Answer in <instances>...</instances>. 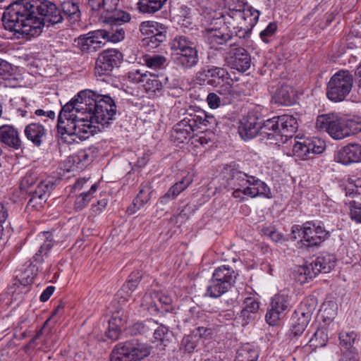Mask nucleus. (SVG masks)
Segmentation results:
<instances>
[{
	"label": "nucleus",
	"instance_id": "obj_1",
	"mask_svg": "<svg viewBox=\"0 0 361 361\" xmlns=\"http://www.w3.org/2000/svg\"><path fill=\"white\" fill-rule=\"evenodd\" d=\"M116 105L108 94L90 90L80 91L61 109L57 123V133L86 140L101 128L108 127L115 118Z\"/></svg>",
	"mask_w": 361,
	"mask_h": 361
},
{
	"label": "nucleus",
	"instance_id": "obj_2",
	"mask_svg": "<svg viewBox=\"0 0 361 361\" xmlns=\"http://www.w3.org/2000/svg\"><path fill=\"white\" fill-rule=\"evenodd\" d=\"M63 21L60 8L50 0H17L6 8L2 16L6 30L26 37H37L44 26Z\"/></svg>",
	"mask_w": 361,
	"mask_h": 361
},
{
	"label": "nucleus",
	"instance_id": "obj_3",
	"mask_svg": "<svg viewBox=\"0 0 361 361\" xmlns=\"http://www.w3.org/2000/svg\"><path fill=\"white\" fill-rule=\"evenodd\" d=\"M214 122V117L208 115L204 110L200 108H190L186 111L185 117L174 126L171 137L178 143H183L188 138H192V144L195 147L204 146L211 142L210 138L207 137L203 131L196 135H193L194 132Z\"/></svg>",
	"mask_w": 361,
	"mask_h": 361
},
{
	"label": "nucleus",
	"instance_id": "obj_4",
	"mask_svg": "<svg viewBox=\"0 0 361 361\" xmlns=\"http://www.w3.org/2000/svg\"><path fill=\"white\" fill-rule=\"evenodd\" d=\"M259 11L250 7L246 10L228 8L216 18L219 25L226 26L227 30L235 34L239 39L247 37L257 24Z\"/></svg>",
	"mask_w": 361,
	"mask_h": 361
},
{
	"label": "nucleus",
	"instance_id": "obj_5",
	"mask_svg": "<svg viewBox=\"0 0 361 361\" xmlns=\"http://www.w3.org/2000/svg\"><path fill=\"white\" fill-rule=\"evenodd\" d=\"M316 124L334 140H341L361 131V118H342L334 114L319 116Z\"/></svg>",
	"mask_w": 361,
	"mask_h": 361
},
{
	"label": "nucleus",
	"instance_id": "obj_6",
	"mask_svg": "<svg viewBox=\"0 0 361 361\" xmlns=\"http://www.w3.org/2000/svg\"><path fill=\"white\" fill-rule=\"evenodd\" d=\"M151 346L147 343L132 339L118 343L114 348L111 361H141L150 355Z\"/></svg>",
	"mask_w": 361,
	"mask_h": 361
},
{
	"label": "nucleus",
	"instance_id": "obj_7",
	"mask_svg": "<svg viewBox=\"0 0 361 361\" xmlns=\"http://www.w3.org/2000/svg\"><path fill=\"white\" fill-rule=\"evenodd\" d=\"M315 310V301L313 299H305L294 311L291 317V324L287 334L290 340L300 336L308 324Z\"/></svg>",
	"mask_w": 361,
	"mask_h": 361
},
{
	"label": "nucleus",
	"instance_id": "obj_8",
	"mask_svg": "<svg viewBox=\"0 0 361 361\" xmlns=\"http://www.w3.org/2000/svg\"><path fill=\"white\" fill-rule=\"evenodd\" d=\"M103 23L105 28L100 31L104 35L105 42H111L116 43L125 38L126 32L123 25L131 19L129 13H116L111 16H103Z\"/></svg>",
	"mask_w": 361,
	"mask_h": 361
},
{
	"label": "nucleus",
	"instance_id": "obj_9",
	"mask_svg": "<svg viewBox=\"0 0 361 361\" xmlns=\"http://www.w3.org/2000/svg\"><path fill=\"white\" fill-rule=\"evenodd\" d=\"M353 78L348 71L341 70L336 73L327 85L326 96L333 102H341L350 92Z\"/></svg>",
	"mask_w": 361,
	"mask_h": 361
},
{
	"label": "nucleus",
	"instance_id": "obj_10",
	"mask_svg": "<svg viewBox=\"0 0 361 361\" xmlns=\"http://www.w3.org/2000/svg\"><path fill=\"white\" fill-rule=\"evenodd\" d=\"M296 233H299V236H302L301 242L307 247L317 246L329 237V232L323 226L310 221L306 222L303 228L299 225L293 226L292 238H297Z\"/></svg>",
	"mask_w": 361,
	"mask_h": 361
},
{
	"label": "nucleus",
	"instance_id": "obj_11",
	"mask_svg": "<svg viewBox=\"0 0 361 361\" xmlns=\"http://www.w3.org/2000/svg\"><path fill=\"white\" fill-rule=\"evenodd\" d=\"M123 61V54L115 49H109L101 52L95 62L94 75L96 77H104L101 80L107 81L113 70L118 68Z\"/></svg>",
	"mask_w": 361,
	"mask_h": 361
},
{
	"label": "nucleus",
	"instance_id": "obj_12",
	"mask_svg": "<svg viewBox=\"0 0 361 361\" xmlns=\"http://www.w3.org/2000/svg\"><path fill=\"white\" fill-rule=\"evenodd\" d=\"M292 296L285 291L276 294L271 300L265 315L266 322L271 326H275L279 321L291 309Z\"/></svg>",
	"mask_w": 361,
	"mask_h": 361
},
{
	"label": "nucleus",
	"instance_id": "obj_13",
	"mask_svg": "<svg viewBox=\"0 0 361 361\" xmlns=\"http://www.w3.org/2000/svg\"><path fill=\"white\" fill-rule=\"evenodd\" d=\"M204 37L210 47L216 50L221 49L222 46L229 47L230 43L238 42L234 39L231 32L227 30L226 26L217 24L216 19L204 30Z\"/></svg>",
	"mask_w": 361,
	"mask_h": 361
},
{
	"label": "nucleus",
	"instance_id": "obj_14",
	"mask_svg": "<svg viewBox=\"0 0 361 361\" xmlns=\"http://www.w3.org/2000/svg\"><path fill=\"white\" fill-rule=\"evenodd\" d=\"M225 60L229 67L240 72H245L250 67V56L247 51L239 44L238 42L229 44Z\"/></svg>",
	"mask_w": 361,
	"mask_h": 361
},
{
	"label": "nucleus",
	"instance_id": "obj_15",
	"mask_svg": "<svg viewBox=\"0 0 361 361\" xmlns=\"http://www.w3.org/2000/svg\"><path fill=\"white\" fill-rule=\"evenodd\" d=\"M140 30L143 35H147L143 39L142 44L149 49L157 48L166 39V27L158 23L142 22Z\"/></svg>",
	"mask_w": 361,
	"mask_h": 361
},
{
	"label": "nucleus",
	"instance_id": "obj_16",
	"mask_svg": "<svg viewBox=\"0 0 361 361\" xmlns=\"http://www.w3.org/2000/svg\"><path fill=\"white\" fill-rule=\"evenodd\" d=\"M293 147L294 156L301 159H308L314 154L322 153L324 149V145L319 139L299 138L296 140Z\"/></svg>",
	"mask_w": 361,
	"mask_h": 361
},
{
	"label": "nucleus",
	"instance_id": "obj_17",
	"mask_svg": "<svg viewBox=\"0 0 361 361\" xmlns=\"http://www.w3.org/2000/svg\"><path fill=\"white\" fill-rule=\"evenodd\" d=\"M252 177L238 169L228 166L223 171L221 184L228 190L243 188L245 190H243L245 192L247 190L246 188L250 187Z\"/></svg>",
	"mask_w": 361,
	"mask_h": 361
},
{
	"label": "nucleus",
	"instance_id": "obj_18",
	"mask_svg": "<svg viewBox=\"0 0 361 361\" xmlns=\"http://www.w3.org/2000/svg\"><path fill=\"white\" fill-rule=\"evenodd\" d=\"M106 44L100 30L81 35L74 40V45L82 53H92L101 49Z\"/></svg>",
	"mask_w": 361,
	"mask_h": 361
},
{
	"label": "nucleus",
	"instance_id": "obj_19",
	"mask_svg": "<svg viewBox=\"0 0 361 361\" xmlns=\"http://www.w3.org/2000/svg\"><path fill=\"white\" fill-rule=\"evenodd\" d=\"M261 118L257 111H250L240 120L238 132L244 140H250L259 133Z\"/></svg>",
	"mask_w": 361,
	"mask_h": 361
},
{
	"label": "nucleus",
	"instance_id": "obj_20",
	"mask_svg": "<svg viewBox=\"0 0 361 361\" xmlns=\"http://www.w3.org/2000/svg\"><path fill=\"white\" fill-rule=\"evenodd\" d=\"M54 183L51 179L42 180L37 184L34 190H30L27 193L31 195L27 202V207L38 209L47 201V197L54 189Z\"/></svg>",
	"mask_w": 361,
	"mask_h": 361
},
{
	"label": "nucleus",
	"instance_id": "obj_21",
	"mask_svg": "<svg viewBox=\"0 0 361 361\" xmlns=\"http://www.w3.org/2000/svg\"><path fill=\"white\" fill-rule=\"evenodd\" d=\"M334 160L343 165L361 162V145L352 143L341 147L335 154Z\"/></svg>",
	"mask_w": 361,
	"mask_h": 361
},
{
	"label": "nucleus",
	"instance_id": "obj_22",
	"mask_svg": "<svg viewBox=\"0 0 361 361\" xmlns=\"http://www.w3.org/2000/svg\"><path fill=\"white\" fill-rule=\"evenodd\" d=\"M64 309V305L60 303L52 312L51 317L47 319L44 323L43 326L36 332L35 336L30 340V341L25 346L27 349H34L38 343H41L46 347L48 346L47 340L49 336L51 331V328L49 326V322L54 315L61 314Z\"/></svg>",
	"mask_w": 361,
	"mask_h": 361
},
{
	"label": "nucleus",
	"instance_id": "obj_23",
	"mask_svg": "<svg viewBox=\"0 0 361 361\" xmlns=\"http://www.w3.org/2000/svg\"><path fill=\"white\" fill-rule=\"evenodd\" d=\"M0 142L13 149H19L22 147L19 131L11 125L0 126Z\"/></svg>",
	"mask_w": 361,
	"mask_h": 361
},
{
	"label": "nucleus",
	"instance_id": "obj_24",
	"mask_svg": "<svg viewBox=\"0 0 361 361\" xmlns=\"http://www.w3.org/2000/svg\"><path fill=\"white\" fill-rule=\"evenodd\" d=\"M276 119L281 133V141L286 142L296 133L298 128V121L294 116L287 114L276 116Z\"/></svg>",
	"mask_w": 361,
	"mask_h": 361
},
{
	"label": "nucleus",
	"instance_id": "obj_25",
	"mask_svg": "<svg viewBox=\"0 0 361 361\" xmlns=\"http://www.w3.org/2000/svg\"><path fill=\"white\" fill-rule=\"evenodd\" d=\"M336 259L334 255L322 253L313 259L310 264L317 276L320 273H328L336 266Z\"/></svg>",
	"mask_w": 361,
	"mask_h": 361
},
{
	"label": "nucleus",
	"instance_id": "obj_26",
	"mask_svg": "<svg viewBox=\"0 0 361 361\" xmlns=\"http://www.w3.org/2000/svg\"><path fill=\"white\" fill-rule=\"evenodd\" d=\"M119 0H88V6L94 12L102 11L105 16H111L116 13H127L118 9Z\"/></svg>",
	"mask_w": 361,
	"mask_h": 361
},
{
	"label": "nucleus",
	"instance_id": "obj_27",
	"mask_svg": "<svg viewBox=\"0 0 361 361\" xmlns=\"http://www.w3.org/2000/svg\"><path fill=\"white\" fill-rule=\"evenodd\" d=\"M171 59L178 67L184 70H189L195 67L199 63L198 51L195 48L188 52L174 55Z\"/></svg>",
	"mask_w": 361,
	"mask_h": 361
},
{
	"label": "nucleus",
	"instance_id": "obj_28",
	"mask_svg": "<svg viewBox=\"0 0 361 361\" xmlns=\"http://www.w3.org/2000/svg\"><path fill=\"white\" fill-rule=\"evenodd\" d=\"M95 148H87L78 151L75 154L68 157V161L77 169H82L90 164L95 157Z\"/></svg>",
	"mask_w": 361,
	"mask_h": 361
},
{
	"label": "nucleus",
	"instance_id": "obj_29",
	"mask_svg": "<svg viewBox=\"0 0 361 361\" xmlns=\"http://www.w3.org/2000/svg\"><path fill=\"white\" fill-rule=\"evenodd\" d=\"M245 195L254 198L258 196H263L267 198H271L272 195L269 186L262 180L253 176L251 178L250 187L246 188Z\"/></svg>",
	"mask_w": 361,
	"mask_h": 361
},
{
	"label": "nucleus",
	"instance_id": "obj_30",
	"mask_svg": "<svg viewBox=\"0 0 361 361\" xmlns=\"http://www.w3.org/2000/svg\"><path fill=\"white\" fill-rule=\"evenodd\" d=\"M25 135L35 146L39 147L47 135V130L39 123H32L26 126Z\"/></svg>",
	"mask_w": 361,
	"mask_h": 361
},
{
	"label": "nucleus",
	"instance_id": "obj_31",
	"mask_svg": "<svg viewBox=\"0 0 361 361\" xmlns=\"http://www.w3.org/2000/svg\"><path fill=\"white\" fill-rule=\"evenodd\" d=\"M123 312L118 310L114 312L111 318L109 321L108 329L106 332V336L111 340H117L121 332V326L126 322V318L123 317Z\"/></svg>",
	"mask_w": 361,
	"mask_h": 361
},
{
	"label": "nucleus",
	"instance_id": "obj_32",
	"mask_svg": "<svg viewBox=\"0 0 361 361\" xmlns=\"http://www.w3.org/2000/svg\"><path fill=\"white\" fill-rule=\"evenodd\" d=\"M276 116L267 119L261 123L259 135L268 140H279L281 138L279 126H278Z\"/></svg>",
	"mask_w": 361,
	"mask_h": 361
},
{
	"label": "nucleus",
	"instance_id": "obj_33",
	"mask_svg": "<svg viewBox=\"0 0 361 361\" xmlns=\"http://www.w3.org/2000/svg\"><path fill=\"white\" fill-rule=\"evenodd\" d=\"M170 47L171 58L173 57L174 55H179L181 53L188 52L196 48L194 46V43L185 36L176 37L171 41Z\"/></svg>",
	"mask_w": 361,
	"mask_h": 361
},
{
	"label": "nucleus",
	"instance_id": "obj_34",
	"mask_svg": "<svg viewBox=\"0 0 361 361\" xmlns=\"http://www.w3.org/2000/svg\"><path fill=\"white\" fill-rule=\"evenodd\" d=\"M147 92L157 93L159 92L164 87L170 88L171 84L169 83L167 77L157 76L149 75V78H147L144 85Z\"/></svg>",
	"mask_w": 361,
	"mask_h": 361
},
{
	"label": "nucleus",
	"instance_id": "obj_35",
	"mask_svg": "<svg viewBox=\"0 0 361 361\" xmlns=\"http://www.w3.org/2000/svg\"><path fill=\"white\" fill-rule=\"evenodd\" d=\"M238 273L229 266H221L215 269L212 276L219 281L229 283V289L233 286Z\"/></svg>",
	"mask_w": 361,
	"mask_h": 361
},
{
	"label": "nucleus",
	"instance_id": "obj_36",
	"mask_svg": "<svg viewBox=\"0 0 361 361\" xmlns=\"http://www.w3.org/2000/svg\"><path fill=\"white\" fill-rule=\"evenodd\" d=\"M60 9L63 19L66 18L71 23H75L80 18L81 13L78 4L71 0L63 1Z\"/></svg>",
	"mask_w": 361,
	"mask_h": 361
},
{
	"label": "nucleus",
	"instance_id": "obj_37",
	"mask_svg": "<svg viewBox=\"0 0 361 361\" xmlns=\"http://www.w3.org/2000/svg\"><path fill=\"white\" fill-rule=\"evenodd\" d=\"M153 192L154 190L150 182L142 183L139 192L134 199V206L143 207L150 200Z\"/></svg>",
	"mask_w": 361,
	"mask_h": 361
},
{
	"label": "nucleus",
	"instance_id": "obj_38",
	"mask_svg": "<svg viewBox=\"0 0 361 361\" xmlns=\"http://www.w3.org/2000/svg\"><path fill=\"white\" fill-rule=\"evenodd\" d=\"M310 267V263L298 267L293 274L294 279L299 283L304 284L316 277L315 272Z\"/></svg>",
	"mask_w": 361,
	"mask_h": 361
},
{
	"label": "nucleus",
	"instance_id": "obj_39",
	"mask_svg": "<svg viewBox=\"0 0 361 361\" xmlns=\"http://www.w3.org/2000/svg\"><path fill=\"white\" fill-rule=\"evenodd\" d=\"M229 290V283L219 281L212 276L206 291V295L217 298Z\"/></svg>",
	"mask_w": 361,
	"mask_h": 361
},
{
	"label": "nucleus",
	"instance_id": "obj_40",
	"mask_svg": "<svg viewBox=\"0 0 361 361\" xmlns=\"http://www.w3.org/2000/svg\"><path fill=\"white\" fill-rule=\"evenodd\" d=\"M167 0H139L138 8L141 13L154 14L161 10Z\"/></svg>",
	"mask_w": 361,
	"mask_h": 361
},
{
	"label": "nucleus",
	"instance_id": "obj_41",
	"mask_svg": "<svg viewBox=\"0 0 361 361\" xmlns=\"http://www.w3.org/2000/svg\"><path fill=\"white\" fill-rule=\"evenodd\" d=\"M259 355L257 348L246 345L238 350L235 361H257Z\"/></svg>",
	"mask_w": 361,
	"mask_h": 361
},
{
	"label": "nucleus",
	"instance_id": "obj_42",
	"mask_svg": "<svg viewBox=\"0 0 361 361\" xmlns=\"http://www.w3.org/2000/svg\"><path fill=\"white\" fill-rule=\"evenodd\" d=\"M290 88L287 85H283L276 90L272 97V102L279 105L288 106L292 104Z\"/></svg>",
	"mask_w": 361,
	"mask_h": 361
},
{
	"label": "nucleus",
	"instance_id": "obj_43",
	"mask_svg": "<svg viewBox=\"0 0 361 361\" xmlns=\"http://www.w3.org/2000/svg\"><path fill=\"white\" fill-rule=\"evenodd\" d=\"M138 274V273L136 274H131L129 276V279L128 281L123 284L121 290L118 292L117 296L124 298L123 301L128 300L130 293L133 292L137 286L140 278Z\"/></svg>",
	"mask_w": 361,
	"mask_h": 361
},
{
	"label": "nucleus",
	"instance_id": "obj_44",
	"mask_svg": "<svg viewBox=\"0 0 361 361\" xmlns=\"http://www.w3.org/2000/svg\"><path fill=\"white\" fill-rule=\"evenodd\" d=\"M97 183H94L92 185L88 191L82 192L76 197L74 204V209L75 211H81L87 205L92 197L93 194L97 191Z\"/></svg>",
	"mask_w": 361,
	"mask_h": 361
},
{
	"label": "nucleus",
	"instance_id": "obj_45",
	"mask_svg": "<svg viewBox=\"0 0 361 361\" xmlns=\"http://www.w3.org/2000/svg\"><path fill=\"white\" fill-rule=\"evenodd\" d=\"M143 62L149 68L161 69L166 66L167 59L165 56L159 54H145L143 56Z\"/></svg>",
	"mask_w": 361,
	"mask_h": 361
},
{
	"label": "nucleus",
	"instance_id": "obj_46",
	"mask_svg": "<svg viewBox=\"0 0 361 361\" xmlns=\"http://www.w3.org/2000/svg\"><path fill=\"white\" fill-rule=\"evenodd\" d=\"M259 309V302L254 298L247 297L244 300V307L241 311V317L244 319H250L251 314H255Z\"/></svg>",
	"mask_w": 361,
	"mask_h": 361
},
{
	"label": "nucleus",
	"instance_id": "obj_47",
	"mask_svg": "<svg viewBox=\"0 0 361 361\" xmlns=\"http://www.w3.org/2000/svg\"><path fill=\"white\" fill-rule=\"evenodd\" d=\"M38 271V267L32 262L26 267L19 276L20 283L23 286H28L32 283L34 279L36 277Z\"/></svg>",
	"mask_w": 361,
	"mask_h": 361
},
{
	"label": "nucleus",
	"instance_id": "obj_48",
	"mask_svg": "<svg viewBox=\"0 0 361 361\" xmlns=\"http://www.w3.org/2000/svg\"><path fill=\"white\" fill-rule=\"evenodd\" d=\"M206 77L218 78L222 81L230 79V74L226 68L218 67L215 66H209L207 68L203 70Z\"/></svg>",
	"mask_w": 361,
	"mask_h": 361
},
{
	"label": "nucleus",
	"instance_id": "obj_49",
	"mask_svg": "<svg viewBox=\"0 0 361 361\" xmlns=\"http://www.w3.org/2000/svg\"><path fill=\"white\" fill-rule=\"evenodd\" d=\"M357 338V334L354 331L341 332L339 336L340 345L343 350L345 352L353 351V345Z\"/></svg>",
	"mask_w": 361,
	"mask_h": 361
},
{
	"label": "nucleus",
	"instance_id": "obj_50",
	"mask_svg": "<svg viewBox=\"0 0 361 361\" xmlns=\"http://www.w3.org/2000/svg\"><path fill=\"white\" fill-rule=\"evenodd\" d=\"M328 336L324 329H318L310 339L309 343L311 347L314 348L323 347L326 345Z\"/></svg>",
	"mask_w": 361,
	"mask_h": 361
},
{
	"label": "nucleus",
	"instance_id": "obj_51",
	"mask_svg": "<svg viewBox=\"0 0 361 361\" xmlns=\"http://www.w3.org/2000/svg\"><path fill=\"white\" fill-rule=\"evenodd\" d=\"M53 247V243L51 240L48 238L40 246L37 252L33 257V262L37 264H42L44 259L47 258L48 252Z\"/></svg>",
	"mask_w": 361,
	"mask_h": 361
},
{
	"label": "nucleus",
	"instance_id": "obj_52",
	"mask_svg": "<svg viewBox=\"0 0 361 361\" xmlns=\"http://www.w3.org/2000/svg\"><path fill=\"white\" fill-rule=\"evenodd\" d=\"M171 334V332L169 331V328L161 324L157 327V329H154V337L157 341H159L161 344L166 346L169 342Z\"/></svg>",
	"mask_w": 361,
	"mask_h": 361
},
{
	"label": "nucleus",
	"instance_id": "obj_53",
	"mask_svg": "<svg viewBox=\"0 0 361 361\" xmlns=\"http://www.w3.org/2000/svg\"><path fill=\"white\" fill-rule=\"evenodd\" d=\"M37 174L36 173L32 171L27 173L20 181L21 190H24L27 192H28L30 190H33L32 188L37 182Z\"/></svg>",
	"mask_w": 361,
	"mask_h": 361
},
{
	"label": "nucleus",
	"instance_id": "obj_54",
	"mask_svg": "<svg viewBox=\"0 0 361 361\" xmlns=\"http://www.w3.org/2000/svg\"><path fill=\"white\" fill-rule=\"evenodd\" d=\"M152 323V322L150 321L145 322H137L130 327L129 333L132 336L147 334L151 330L149 324Z\"/></svg>",
	"mask_w": 361,
	"mask_h": 361
},
{
	"label": "nucleus",
	"instance_id": "obj_55",
	"mask_svg": "<svg viewBox=\"0 0 361 361\" xmlns=\"http://www.w3.org/2000/svg\"><path fill=\"white\" fill-rule=\"evenodd\" d=\"M182 191V189L175 183L166 194L159 198V203L162 204H167L170 200H174Z\"/></svg>",
	"mask_w": 361,
	"mask_h": 361
},
{
	"label": "nucleus",
	"instance_id": "obj_56",
	"mask_svg": "<svg viewBox=\"0 0 361 361\" xmlns=\"http://www.w3.org/2000/svg\"><path fill=\"white\" fill-rule=\"evenodd\" d=\"M350 218L359 223H361V202L353 201L350 203Z\"/></svg>",
	"mask_w": 361,
	"mask_h": 361
},
{
	"label": "nucleus",
	"instance_id": "obj_57",
	"mask_svg": "<svg viewBox=\"0 0 361 361\" xmlns=\"http://www.w3.org/2000/svg\"><path fill=\"white\" fill-rule=\"evenodd\" d=\"M263 235L267 236L274 242H279L281 239V234L272 226H264L261 229Z\"/></svg>",
	"mask_w": 361,
	"mask_h": 361
},
{
	"label": "nucleus",
	"instance_id": "obj_58",
	"mask_svg": "<svg viewBox=\"0 0 361 361\" xmlns=\"http://www.w3.org/2000/svg\"><path fill=\"white\" fill-rule=\"evenodd\" d=\"M180 345L185 352L192 353L197 346V342L192 336L188 335L183 337Z\"/></svg>",
	"mask_w": 361,
	"mask_h": 361
},
{
	"label": "nucleus",
	"instance_id": "obj_59",
	"mask_svg": "<svg viewBox=\"0 0 361 361\" xmlns=\"http://www.w3.org/2000/svg\"><path fill=\"white\" fill-rule=\"evenodd\" d=\"M155 298L163 306L164 311L169 312L171 310L172 299L170 296L161 293H157L155 294Z\"/></svg>",
	"mask_w": 361,
	"mask_h": 361
},
{
	"label": "nucleus",
	"instance_id": "obj_60",
	"mask_svg": "<svg viewBox=\"0 0 361 361\" xmlns=\"http://www.w3.org/2000/svg\"><path fill=\"white\" fill-rule=\"evenodd\" d=\"M147 76L148 75L146 73H142L140 70H134L130 71L128 74V78L129 80L135 83L145 82Z\"/></svg>",
	"mask_w": 361,
	"mask_h": 361
},
{
	"label": "nucleus",
	"instance_id": "obj_61",
	"mask_svg": "<svg viewBox=\"0 0 361 361\" xmlns=\"http://www.w3.org/2000/svg\"><path fill=\"white\" fill-rule=\"evenodd\" d=\"M277 30V24L274 22L270 23L267 27L260 32L262 39L267 42L268 38L271 37Z\"/></svg>",
	"mask_w": 361,
	"mask_h": 361
},
{
	"label": "nucleus",
	"instance_id": "obj_62",
	"mask_svg": "<svg viewBox=\"0 0 361 361\" xmlns=\"http://www.w3.org/2000/svg\"><path fill=\"white\" fill-rule=\"evenodd\" d=\"M13 68L11 65L0 59V78H6L12 74Z\"/></svg>",
	"mask_w": 361,
	"mask_h": 361
},
{
	"label": "nucleus",
	"instance_id": "obj_63",
	"mask_svg": "<svg viewBox=\"0 0 361 361\" xmlns=\"http://www.w3.org/2000/svg\"><path fill=\"white\" fill-rule=\"evenodd\" d=\"M219 93L225 95L227 99H231L234 94V87L230 82L221 85L219 90Z\"/></svg>",
	"mask_w": 361,
	"mask_h": 361
},
{
	"label": "nucleus",
	"instance_id": "obj_64",
	"mask_svg": "<svg viewBox=\"0 0 361 361\" xmlns=\"http://www.w3.org/2000/svg\"><path fill=\"white\" fill-rule=\"evenodd\" d=\"M195 336H198L200 338H207L212 334V329L207 326H197L195 331H193Z\"/></svg>",
	"mask_w": 361,
	"mask_h": 361
}]
</instances>
